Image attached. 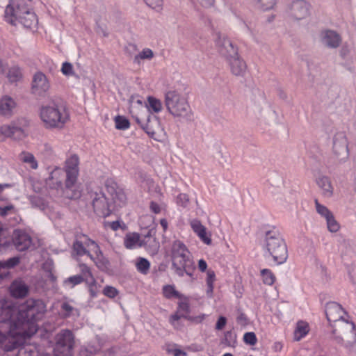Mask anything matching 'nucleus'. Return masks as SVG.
<instances>
[{
  "label": "nucleus",
  "instance_id": "f257e3e1",
  "mask_svg": "<svg viewBox=\"0 0 356 356\" xmlns=\"http://www.w3.org/2000/svg\"><path fill=\"white\" fill-rule=\"evenodd\" d=\"M43 313H1L0 317V347L11 351L21 345L26 337L34 334L38 321Z\"/></svg>",
  "mask_w": 356,
  "mask_h": 356
},
{
  "label": "nucleus",
  "instance_id": "f03ea898",
  "mask_svg": "<svg viewBox=\"0 0 356 356\" xmlns=\"http://www.w3.org/2000/svg\"><path fill=\"white\" fill-rule=\"evenodd\" d=\"M106 191L111 197V202L109 201L105 193L99 188L88 192L95 213L103 218L110 216L115 207H121L125 204L127 200V197L123 190L120 188L117 184L112 180L106 181Z\"/></svg>",
  "mask_w": 356,
  "mask_h": 356
},
{
  "label": "nucleus",
  "instance_id": "7ed1b4c3",
  "mask_svg": "<svg viewBox=\"0 0 356 356\" xmlns=\"http://www.w3.org/2000/svg\"><path fill=\"white\" fill-rule=\"evenodd\" d=\"M263 247L265 257L271 258L275 264H282L286 261L287 247L279 229L272 227L266 232Z\"/></svg>",
  "mask_w": 356,
  "mask_h": 356
},
{
  "label": "nucleus",
  "instance_id": "20e7f679",
  "mask_svg": "<svg viewBox=\"0 0 356 356\" xmlns=\"http://www.w3.org/2000/svg\"><path fill=\"white\" fill-rule=\"evenodd\" d=\"M4 19L13 26L21 24L24 28L34 29L37 28L38 20L34 12L31 11L24 1L17 4L9 3L5 9Z\"/></svg>",
  "mask_w": 356,
  "mask_h": 356
},
{
  "label": "nucleus",
  "instance_id": "39448f33",
  "mask_svg": "<svg viewBox=\"0 0 356 356\" xmlns=\"http://www.w3.org/2000/svg\"><path fill=\"white\" fill-rule=\"evenodd\" d=\"M170 255L172 267L178 276L183 277L184 275L193 276L195 269L194 263L191 252L183 242L179 240L173 241Z\"/></svg>",
  "mask_w": 356,
  "mask_h": 356
},
{
  "label": "nucleus",
  "instance_id": "423d86ee",
  "mask_svg": "<svg viewBox=\"0 0 356 356\" xmlns=\"http://www.w3.org/2000/svg\"><path fill=\"white\" fill-rule=\"evenodd\" d=\"M79 157L72 155L65 161L64 171L66 174L65 188L63 189L65 196L69 199H78L81 195V187L77 182L79 176Z\"/></svg>",
  "mask_w": 356,
  "mask_h": 356
},
{
  "label": "nucleus",
  "instance_id": "0eeeda50",
  "mask_svg": "<svg viewBox=\"0 0 356 356\" xmlns=\"http://www.w3.org/2000/svg\"><path fill=\"white\" fill-rule=\"evenodd\" d=\"M165 105L173 117L186 121L192 120L193 113L188 100L178 91L170 90L165 94Z\"/></svg>",
  "mask_w": 356,
  "mask_h": 356
},
{
  "label": "nucleus",
  "instance_id": "6e6552de",
  "mask_svg": "<svg viewBox=\"0 0 356 356\" xmlns=\"http://www.w3.org/2000/svg\"><path fill=\"white\" fill-rule=\"evenodd\" d=\"M40 115L47 129L62 128L69 119L65 107L54 102L42 106Z\"/></svg>",
  "mask_w": 356,
  "mask_h": 356
},
{
  "label": "nucleus",
  "instance_id": "1a4fd4ad",
  "mask_svg": "<svg viewBox=\"0 0 356 356\" xmlns=\"http://www.w3.org/2000/svg\"><path fill=\"white\" fill-rule=\"evenodd\" d=\"M224 49L226 60L232 74L243 76L247 70V65L243 59L239 56L238 47L230 40L224 38Z\"/></svg>",
  "mask_w": 356,
  "mask_h": 356
},
{
  "label": "nucleus",
  "instance_id": "9d476101",
  "mask_svg": "<svg viewBox=\"0 0 356 356\" xmlns=\"http://www.w3.org/2000/svg\"><path fill=\"white\" fill-rule=\"evenodd\" d=\"M333 154L335 159L340 163L348 158V143L346 135L343 132L337 133L333 139Z\"/></svg>",
  "mask_w": 356,
  "mask_h": 356
},
{
  "label": "nucleus",
  "instance_id": "9b49d317",
  "mask_svg": "<svg viewBox=\"0 0 356 356\" xmlns=\"http://www.w3.org/2000/svg\"><path fill=\"white\" fill-rule=\"evenodd\" d=\"M143 118V114L140 113L139 115L135 116L136 122L140 124V127L151 137H154L156 131L159 129V118L152 115L150 113H147L146 116Z\"/></svg>",
  "mask_w": 356,
  "mask_h": 356
},
{
  "label": "nucleus",
  "instance_id": "f8f14e48",
  "mask_svg": "<svg viewBox=\"0 0 356 356\" xmlns=\"http://www.w3.org/2000/svg\"><path fill=\"white\" fill-rule=\"evenodd\" d=\"M12 241L19 251L26 250L32 243V238L24 230L15 229L12 235Z\"/></svg>",
  "mask_w": 356,
  "mask_h": 356
},
{
  "label": "nucleus",
  "instance_id": "ddd939ff",
  "mask_svg": "<svg viewBox=\"0 0 356 356\" xmlns=\"http://www.w3.org/2000/svg\"><path fill=\"white\" fill-rule=\"evenodd\" d=\"M289 12L291 17L300 20L309 15V5L304 0H295L291 3Z\"/></svg>",
  "mask_w": 356,
  "mask_h": 356
},
{
  "label": "nucleus",
  "instance_id": "4468645a",
  "mask_svg": "<svg viewBox=\"0 0 356 356\" xmlns=\"http://www.w3.org/2000/svg\"><path fill=\"white\" fill-rule=\"evenodd\" d=\"M49 81L44 74L38 72L34 74L31 88L33 94L42 96L49 90Z\"/></svg>",
  "mask_w": 356,
  "mask_h": 356
},
{
  "label": "nucleus",
  "instance_id": "2eb2a0df",
  "mask_svg": "<svg viewBox=\"0 0 356 356\" xmlns=\"http://www.w3.org/2000/svg\"><path fill=\"white\" fill-rule=\"evenodd\" d=\"M66 178V174L64 169L61 168H55L51 172L47 179V184L49 187L56 189H63V181Z\"/></svg>",
  "mask_w": 356,
  "mask_h": 356
},
{
  "label": "nucleus",
  "instance_id": "dca6fc26",
  "mask_svg": "<svg viewBox=\"0 0 356 356\" xmlns=\"http://www.w3.org/2000/svg\"><path fill=\"white\" fill-rule=\"evenodd\" d=\"M321 42L330 48H337L341 43L340 35L334 31L324 30L320 34Z\"/></svg>",
  "mask_w": 356,
  "mask_h": 356
},
{
  "label": "nucleus",
  "instance_id": "f3484780",
  "mask_svg": "<svg viewBox=\"0 0 356 356\" xmlns=\"http://www.w3.org/2000/svg\"><path fill=\"white\" fill-rule=\"evenodd\" d=\"M9 291L11 296L23 298L29 294V286L23 280H15L11 283Z\"/></svg>",
  "mask_w": 356,
  "mask_h": 356
},
{
  "label": "nucleus",
  "instance_id": "a211bd4d",
  "mask_svg": "<svg viewBox=\"0 0 356 356\" xmlns=\"http://www.w3.org/2000/svg\"><path fill=\"white\" fill-rule=\"evenodd\" d=\"M0 134L5 137H10L14 140H21L25 136L24 131L13 124L1 126Z\"/></svg>",
  "mask_w": 356,
  "mask_h": 356
},
{
  "label": "nucleus",
  "instance_id": "6ab92c4d",
  "mask_svg": "<svg viewBox=\"0 0 356 356\" xmlns=\"http://www.w3.org/2000/svg\"><path fill=\"white\" fill-rule=\"evenodd\" d=\"M190 224L193 231L204 243L207 245H210L211 243V239L210 235H209L207 232V228L200 220L194 219L191 220Z\"/></svg>",
  "mask_w": 356,
  "mask_h": 356
},
{
  "label": "nucleus",
  "instance_id": "aec40b11",
  "mask_svg": "<svg viewBox=\"0 0 356 356\" xmlns=\"http://www.w3.org/2000/svg\"><path fill=\"white\" fill-rule=\"evenodd\" d=\"M316 183L324 197H331L333 195L334 188L328 177L320 175L316 178Z\"/></svg>",
  "mask_w": 356,
  "mask_h": 356
},
{
  "label": "nucleus",
  "instance_id": "412c9836",
  "mask_svg": "<svg viewBox=\"0 0 356 356\" xmlns=\"http://www.w3.org/2000/svg\"><path fill=\"white\" fill-rule=\"evenodd\" d=\"M190 314L191 313H186L185 314H179L178 313H175L171 315L170 318V321L174 327H177L179 325V321H183L184 320H189L194 323H200L203 320V315L193 317L191 316Z\"/></svg>",
  "mask_w": 356,
  "mask_h": 356
},
{
  "label": "nucleus",
  "instance_id": "4be33fe9",
  "mask_svg": "<svg viewBox=\"0 0 356 356\" xmlns=\"http://www.w3.org/2000/svg\"><path fill=\"white\" fill-rule=\"evenodd\" d=\"M152 230L148 231L147 234L140 241V246H144L149 252L155 253L159 249V243L156 242V238L152 237Z\"/></svg>",
  "mask_w": 356,
  "mask_h": 356
},
{
  "label": "nucleus",
  "instance_id": "5701e85b",
  "mask_svg": "<svg viewBox=\"0 0 356 356\" xmlns=\"http://www.w3.org/2000/svg\"><path fill=\"white\" fill-rule=\"evenodd\" d=\"M15 105L13 98L8 96L3 97L0 100V114L4 116H10Z\"/></svg>",
  "mask_w": 356,
  "mask_h": 356
},
{
  "label": "nucleus",
  "instance_id": "b1692460",
  "mask_svg": "<svg viewBox=\"0 0 356 356\" xmlns=\"http://www.w3.org/2000/svg\"><path fill=\"white\" fill-rule=\"evenodd\" d=\"M56 344L63 345V346L72 348L73 347L74 337L70 330H65L61 331L56 335Z\"/></svg>",
  "mask_w": 356,
  "mask_h": 356
},
{
  "label": "nucleus",
  "instance_id": "393cba45",
  "mask_svg": "<svg viewBox=\"0 0 356 356\" xmlns=\"http://www.w3.org/2000/svg\"><path fill=\"white\" fill-rule=\"evenodd\" d=\"M91 254L92 253H90V250H87L84 241H81L77 238L74 240L72 245L73 256L82 257L87 255L90 257Z\"/></svg>",
  "mask_w": 356,
  "mask_h": 356
},
{
  "label": "nucleus",
  "instance_id": "a878e982",
  "mask_svg": "<svg viewBox=\"0 0 356 356\" xmlns=\"http://www.w3.org/2000/svg\"><path fill=\"white\" fill-rule=\"evenodd\" d=\"M19 312H21L20 310ZM25 312H46L44 302L40 299H29L26 302Z\"/></svg>",
  "mask_w": 356,
  "mask_h": 356
},
{
  "label": "nucleus",
  "instance_id": "bb28decb",
  "mask_svg": "<svg viewBox=\"0 0 356 356\" xmlns=\"http://www.w3.org/2000/svg\"><path fill=\"white\" fill-rule=\"evenodd\" d=\"M309 330V324L307 322L302 321H298L294 331V339L296 341H300L308 334Z\"/></svg>",
  "mask_w": 356,
  "mask_h": 356
},
{
  "label": "nucleus",
  "instance_id": "cd10ccee",
  "mask_svg": "<svg viewBox=\"0 0 356 356\" xmlns=\"http://www.w3.org/2000/svg\"><path fill=\"white\" fill-rule=\"evenodd\" d=\"M147 111L148 113L161 112L163 109V105L161 100L156 97L149 96L147 97Z\"/></svg>",
  "mask_w": 356,
  "mask_h": 356
},
{
  "label": "nucleus",
  "instance_id": "c85d7f7f",
  "mask_svg": "<svg viewBox=\"0 0 356 356\" xmlns=\"http://www.w3.org/2000/svg\"><path fill=\"white\" fill-rule=\"evenodd\" d=\"M140 236L138 234L133 233L130 234H127L124 238V246L127 249H134L136 247H140Z\"/></svg>",
  "mask_w": 356,
  "mask_h": 356
},
{
  "label": "nucleus",
  "instance_id": "c756f323",
  "mask_svg": "<svg viewBox=\"0 0 356 356\" xmlns=\"http://www.w3.org/2000/svg\"><path fill=\"white\" fill-rule=\"evenodd\" d=\"M135 266L138 273L147 275L150 268V262L144 257H138L135 261Z\"/></svg>",
  "mask_w": 356,
  "mask_h": 356
},
{
  "label": "nucleus",
  "instance_id": "7c9ffc66",
  "mask_svg": "<svg viewBox=\"0 0 356 356\" xmlns=\"http://www.w3.org/2000/svg\"><path fill=\"white\" fill-rule=\"evenodd\" d=\"M7 77L10 82L15 83L19 81L22 78L21 68L17 65H13L8 70Z\"/></svg>",
  "mask_w": 356,
  "mask_h": 356
},
{
  "label": "nucleus",
  "instance_id": "2f4dec72",
  "mask_svg": "<svg viewBox=\"0 0 356 356\" xmlns=\"http://www.w3.org/2000/svg\"><path fill=\"white\" fill-rule=\"evenodd\" d=\"M90 258L92 260L97 268L100 270H104L108 268V260L104 256L102 252L97 255L90 254Z\"/></svg>",
  "mask_w": 356,
  "mask_h": 356
},
{
  "label": "nucleus",
  "instance_id": "473e14b6",
  "mask_svg": "<svg viewBox=\"0 0 356 356\" xmlns=\"http://www.w3.org/2000/svg\"><path fill=\"white\" fill-rule=\"evenodd\" d=\"M16 356H38V351L32 345H24L19 348Z\"/></svg>",
  "mask_w": 356,
  "mask_h": 356
},
{
  "label": "nucleus",
  "instance_id": "72a5a7b5",
  "mask_svg": "<svg viewBox=\"0 0 356 356\" xmlns=\"http://www.w3.org/2000/svg\"><path fill=\"white\" fill-rule=\"evenodd\" d=\"M163 293L167 298L181 299L182 295L175 289L173 285H165L163 287Z\"/></svg>",
  "mask_w": 356,
  "mask_h": 356
},
{
  "label": "nucleus",
  "instance_id": "f704fd0d",
  "mask_svg": "<svg viewBox=\"0 0 356 356\" xmlns=\"http://www.w3.org/2000/svg\"><path fill=\"white\" fill-rule=\"evenodd\" d=\"M83 238L84 239L85 245L88 250H90V253L92 252L93 255H97L102 252L98 244L93 240L89 238L87 236L83 235Z\"/></svg>",
  "mask_w": 356,
  "mask_h": 356
},
{
  "label": "nucleus",
  "instance_id": "c9c22d12",
  "mask_svg": "<svg viewBox=\"0 0 356 356\" xmlns=\"http://www.w3.org/2000/svg\"><path fill=\"white\" fill-rule=\"evenodd\" d=\"M261 277L264 284L271 286L275 282L276 277L274 273L269 269H263L261 270Z\"/></svg>",
  "mask_w": 356,
  "mask_h": 356
},
{
  "label": "nucleus",
  "instance_id": "e433bc0d",
  "mask_svg": "<svg viewBox=\"0 0 356 356\" xmlns=\"http://www.w3.org/2000/svg\"><path fill=\"white\" fill-rule=\"evenodd\" d=\"M314 203L317 213L325 220L333 215V213L327 207L320 204L318 200H315Z\"/></svg>",
  "mask_w": 356,
  "mask_h": 356
},
{
  "label": "nucleus",
  "instance_id": "4c0bfd02",
  "mask_svg": "<svg viewBox=\"0 0 356 356\" xmlns=\"http://www.w3.org/2000/svg\"><path fill=\"white\" fill-rule=\"evenodd\" d=\"M337 323L339 327L346 326L347 330H349L353 334L354 341H356V329L355 325L352 321L349 322L348 320L344 319L343 317H339L338 320L334 321Z\"/></svg>",
  "mask_w": 356,
  "mask_h": 356
},
{
  "label": "nucleus",
  "instance_id": "58836bf2",
  "mask_svg": "<svg viewBox=\"0 0 356 356\" xmlns=\"http://www.w3.org/2000/svg\"><path fill=\"white\" fill-rule=\"evenodd\" d=\"M88 287V291L90 296L93 298L97 297L98 293L100 291L101 286L97 284L95 278L88 279L87 282H86Z\"/></svg>",
  "mask_w": 356,
  "mask_h": 356
},
{
  "label": "nucleus",
  "instance_id": "ea45409f",
  "mask_svg": "<svg viewBox=\"0 0 356 356\" xmlns=\"http://www.w3.org/2000/svg\"><path fill=\"white\" fill-rule=\"evenodd\" d=\"M216 280V275L213 270L209 269L207 273V294L209 296H211L213 293V282Z\"/></svg>",
  "mask_w": 356,
  "mask_h": 356
},
{
  "label": "nucleus",
  "instance_id": "a19ab883",
  "mask_svg": "<svg viewBox=\"0 0 356 356\" xmlns=\"http://www.w3.org/2000/svg\"><path fill=\"white\" fill-rule=\"evenodd\" d=\"M72 348L55 344L54 348V356H72Z\"/></svg>",
  "mask_w": 356,
  "mask_h": 356
},
{
  "label": "nucleus",
  "instance_id": "79ce46f5",
  "mask_svg": "<svg viewBox=\"0 0 356 356\" xmlns=\"http://www.w3.org/2000/svg\"><path fill=\"white\" fill-rule=\"evenodd\" d=\"M258 8L262 10H268L273 9L275 4L276 0H254Z\"/></svg>",
  "mask_w": 356,
  "mask_h": 356
},
{
  "label": "nucleus",
  "instance_id": "37998d69",
  "mask_svg": "<svg viewBox=\"0 0 356 356\" xmlns=\"http://www.w3.org/2000/svg\"><path fill=\"white\" fill-rule=\"evenodd\" d=\"M154 56L153 51L149 49H144L138 54L136 55L134 58V63H140V60L151 59Z\"/></svg>",
  "mask_w": 356,
  "mask_h": 356
},
{
  "label": "nucleus",
  "instance_id": "c03bdc74",
  "mask_svg": "<svg viewBox=\"0 0 356 356\" xmlns=\"http://www.w3.org/2000/svg\"><path fill=\"white\" fill-rule=\"evenodd\" d=\"M327 228L329 232L334 233L339 230L340 225L338 222L336 220L334 214L332 215L328 218L325 219Z\"/></svg>",
  "mask_w": 356,
  "mask_h": 356
},
{
  "label": "nucleus",
  "instance_id": "a18cd8bd",
  "mask_svg": "<svg viewBox=\"0 0 356 356\" xmlns=\"http://www.w3.org/2000/svg\"><path fill=\"white\" fill-rule=\"evenodd\" d=\"M233 292L236 298H241L243 294L244 289L242 285L241 277L240 276H237L235 278V283L233 286Z\"/></svg>",
  "mask_w": 356,
  "mask_h": 356
},
{
  "label": "nucleus",
  "instance_id": "49530a36",
  "mask_svg": "<svg viewBox=\"0 0 356 356\" xmlns=\"http://www.w3.org/2000/svg\"><path fill=\"white\" fill-rule=\"evenodd\" d=\"M115 122L116 129L120 130L127 129L130 126L129 120L126 118L120 115L115 117Z\"/></svg>",
  "mask_w": 356,
  "mask_h": 356
},
{
  "label": "nucleus",
  "instance_id": "de8ad7c7",
  "mask_svg": "<svg viewBox=\"0 0 356 356\" xmlns=\"http://www.w3.org/2000/svg\"><path fill=\"white\" fill-rule=\"evenodd\" d=\"M79 269L80 272V276L84 277L85 282H87L88 279L93 278V275L90 267L85 264H79Z\"/></svg>",
  "mask_w": 356,
  "mask_h": 356
},
{
  "label": "nucleus",
  "instance_id": "09e8293b",
  "mask_svg": "<svg viewBox=\"0 0 356 356\" xmlns=\"http://www.w3.org/2000/svg\"><path fill=\"white\" fill-rule=\"evenodd\" d=\"M22 160L24 163H29L32 169H37L38 162L36 161L34 156L32 154L24 153L22 156Z\"/></svg>",
  "mask_w": 356,
  "mask_h": 356
},
{
  "label": "nucleus",
  "instance_id": "8fccbe9b",
  "mask_svg": "<svg viewBox=\"0 0 356 356\" xmlns=\"http://www.w3.org/2000/svg\"><path fill=\"white\" fill-rule=\"evenodd\" d=\"M244 342L250 346H254L257 342L256 334L253 332H246L243 335Z\"/></svg>",
  "mask_w": 356,
  "mask_h": 356
},
{
  "label": "nucleus",
  "instance_id": "3c124183",
  "mask_svg": "<svg viewBox=\"0 0 356 356\" xmlns=\"http://www.w3.org/2000/svg\"><path fill=\"white\" fill-rule=\"evenodd\" d=\"M19 260L17 257H13L6 261H0V268H10L17 265Z\"/></svg>",
  "mask_w": 356,
  "mask_h": 356
},
{
  "label": "nucleus",
  "instance_id": "603ef678",
  "mask_svg": "<svg viewBox=\"0 0 356 356\" xmlns=\"http://www.w3.org/2000/svg\"><path fill=\"white\" fill-rule=\"evenodd\" d=\"M103 294L110 298H114L118 295V291L116 288L111 286H106L102 291Z\"/></svg>",
  "mask_w": 356,
  "mask_h": 356
},
{
  "label": "nucleus",
  "instance_id": "864d4df0",
  "mask_svg": "<svg viewBox=\"0 0 356 356\" xmlns=\"http://www.w3.org/2000/svg\"><path fill=\"white\" fill-rule=\"evenodd\" d=\"M85 282L84 277L76 275L68 277L65 280L66 284H70L72 287Z\"/></svg>",
  "mask_w": 356,
  "mask_h": 356
},
{
  "label": "nucleus",
  "instance_id": "5fc2aeb1",
  "mask_svg": "<svg viewBox=\"0 0 356 356\" xmlns=\"http://www.w3.org/2000/svg\"><path fill=\"white\" fill-rule=\"evenodd\" d=\"M10 214H15V209L13 204L0 207V216L5 217Z\"/></svg>",
  "mask_w": 356,
  "mask_h": 356
},
{
  "label": "nucleus",
  "instance_id": "6e6d98bb",
  "mask_svg": "<svg viewBox=\"0 0 356 356\" xmlns=\"http://www.w3.org/2000/svg\"><path fill=\"white\" fill-rule=\"evenodd\" d=\"M325 312H339L343 309L342 306L337 302H329L325 306Z\"/></svg>",
  "mask_w": 356,
  "mask_h": 356
},
{
  "label": "nucleus",
  "instance_id": "4d7b16f0",
  "mask_svg": "<svg viewBox=\"0 0 356 356\" xmlns=\"http://www.w3.org/2000/svg\"><path fill=\"white\" fill-rule=\"evenodd\" d=\"M62 73L65 76H71L74 74L73 66L70 63L65 62L61 67Z\"/></svg>",
  "mask_w": 356,
  "mask_h": 356
},
{
  "label": "nucleus",
  "instance_id": "13d9d810",
  "mask_svg": "<svg viewBox=\"0 0 356 356\" xmlns=\"http://www.w3.org/2000/svg\"><path fill=\"white\" fill-rule=\"evenodd\" d=\"M188 195L185 193H180L177 197V204L181 207H186L188 202Z\"/></svg>",
  "mask_w": 356,
  "mask_h": 356
},
{
  "label": "nucleus",
  "instance_id": "bf43d9fd",
  "mask_svg": "<svg viewBox=\"0 0 356 356\" xmlns=\"http://www.w3.org/2000/svg\"><path fill=\"white\" fill-rule=\"evenodd\" d=\"M102 346L100 344H97L95 346L93 344H88L86 348V351L90 355H95L97 354L101 349Z\"/></svg>",
  "mask_w": 356,
  "mask_h": 356
},
{
  "label": "nucleus",
  "instance_id": "052dcab7",
  "mask_svg": "<svg viewBox=\"0 0 356 356\" xmlns=\"http://www.w3.org/2000/svg\"><path fill=\"white\" fill-rule=\"evenodd\" d=\"M146 4L153 9H160L162 6V0H144Z\"/></svg>",
  "mask_w": 356,
  "mask_h": 356
},
{
  "label": "nucleus",
  "instance_id": "680f3d73",
  "mask_svg": "<svg viewBox=\"0 0 356 356\" xmlns=\"http://www.w3.org/2000/svg\"><path fill=\"white\" fill-rule=\"evenodd\" d=\"M149 209L152 212L155 214H159L163 209V206L156 203V202L152 201L149 204Z\"/></svg>",
  "mask_w": 356,
  "mask_h": 356
},
{
  "label": "nucleus",
  "instance_id": "e2e57ef3",
  "mask_svg": "<svg viewBox=\"0 0 356 356\" xmlns=\"http://www.w3.org/2000/svg\"><path fill=\"white\" fill-rule=\"evenodd\" d=\"M168 353L172 354L174 356H186V353L173 347H168L166 349Z\"/></svg>",
  "mask_w": 356,
  "mask_h": 356
},
{
  "label": "nucleus",
  "instance_id": "0e129e2a",
  "mask_svg": "<svg viewBox=\"0 0 356 356\" xmlns=\"http://www.w3.org/2000/svg\"><path fill=\"white\" fill-rule=\"evenodd\" d=\"M237 323L241 326H245L249 323V320L244 313H241L237 318Z\"/></svg>",
  "mask_w": 356,
  "mask_h": 356
},
{
  "label": "nucleus",
  "instance_id": "69168bd1",
  "mask_svg": "<svg viewBox=\"0 0 356 356\" xmlns=\"http://www.w3.org/2000/svg\"><path fill=\"white\" fill-rule=\"evenodd\" d=\"M213 40H215L216 45L218 46L219 47H220L222 45V43L221 42L220 33L219 31L214 32Z\"/></svg>",
  "mask_w": 356,
  "mask_h": 356
},
{
  "label": "nucleus",
  "instance_id": "338daca9",
  "mask_svg": "<svg viewBox=\"0 0 356 356\" xmlns=\"http://www.w3.org/2000/svg\"><path fill=\"white\" fill-rule=\"evenodd\" d=\"M203 7H211L213 5L215 0H196Z\"/></svg>",
  "mask_w": 356,
  "mask_h": 356
},
{
  "label": "nucleus",
  "instance_id": "774afa93",
  "mask_svg": "<svg viewBox=\"0 0 356 356\" xmlns=\"http://www.w3.org/2000/svg\"><path fill=\"white\" fill-rule=\"evenodd\" d=\"M198 268L201 272H204L207 268V264L204 259H200L198 261Z\"/></svg>",
  "mask_w": 356,
  "mask_h": 356
}]
</instances>
